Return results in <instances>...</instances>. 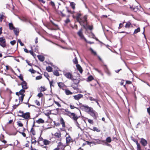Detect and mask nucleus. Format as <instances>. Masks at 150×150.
<instances>
[{
	"instance_id": "nucleus-1",
	"label": "nucleus",
	"mask_w": 150,
	"mask_h": 150,
	"mask_svg": "<svg viewBox=\"0 0 150 150\" xmlns=\"http://www.w3.org/2000/svg\"><path fill=\"white\" fill-rule=\"evenodd\" d=\"M80 108L93 117L94 119L97 120L98 117V113L92 108L89 107L87 105H81L80 106Z\"/></svg>"
},
{
	"instance_id": "nucleus-2",
	"label": "nucleus",
	"mask_w": 150,
	"mask_h": 150,
	"mask_svg": "<svg viewBox=\"0 0 150 150\" xmlns=\"http://www.w3.org/2000/svg\"><path fill=\"white\" fill-rule=\"evenodd\" d=\"M21 84L23 89L20 90L19 92H16V95L19 97L20 102H22L25 96V94H24L25 91V90L27 89L28 87L27 82L24 81H22Z\"/></svg>"
},
{
	"instance_id": "nucleus-3",
	"label": "nucleus",
	"mask_w": 150,
	"mask_h": 150,
	"mask_svg": "<svg viewBox=\"0 0 150 150\" xmlns=\"http://www.w3.org/2000/svg\"><path fill=\"white\" fill-rule=\"evenodd\" d=\"M87 17L88 16L86 15H85L83 17L80 18L79 21H77L80 24L81 26H82L83 28L86 29H87V27L85 26V25H87Z\"/></svg>"
},
{
	"instance_id": "nucleus-4",
	"label": "nucleus",
	"mask_w": 150,
	"mask_h": 150,
	"mask_svg": "<svg viewBox=\"0 0 150 150\" xmlns=\"http://www.w3.org/2000/svg\"><path fill=\"white\" fill-rule=\"evenodd\" d=\"M65 76L67 78L71 80L72 81H76V82H75V83L76 84H78L79 82V81L76 79H74L73 77V76L72 74L69 72H66L64 74Z\"/></svg>"
},
{
	"instance_id": "nucleus-5",
	"label": "nucleus",
	"mask_w": 150,
	"mask_h": 150,
	"mask_svg": "<svg viewBox=\"0 0 150 150\" xmlns=\"http://www.w3.org/2000/svg\"><path fill=\"white\" fill-rule=\"evenodd\" d=\"M19 113L21 114V115H18V116L19 117H21L24 118L25 119H23V121H25L26 122V123H28V120L29 119L30 117V113L29 112H26L24 113L23 111H20Z\"/></svg>"
},
{
	"instance_id": "nucleus-6",
	"label": "nucleus",
	"mask_w": 150,
	"mask_h": 150,
	"mask_svg": "<svg viewBox=\"0 0 150 150\" xmlns=\"http://www.w3.org/2000/svg\"><path fill=\"white\" fill-rule=\"evenodd\" d=\"M0 46L3 48L6 46V40L4 37H0Z\"/></svg>"
},
{
	"instance_id": "nucleus-7",
	"label": "nucleus",
	"mask_w": 150,
	"mask_h": 150,
	"mask_svg": "<svg viewBox=\"0 0 150 150\" xmlns=\"http://www.w3.org/2000/svg\"><path fill=\"white\" fill-rule=\"evenodd\" d=\"M83 30L82 28L80 29L77 32V34L81 40H84L85 41H86V39L85 38L83 33Z\"/></svg>"
},
{
	"instance_id": "nucleus-8",
	"label": "nucleus",
	"mask_w": 150,
	"mask_h": 150,
	"mask_svg": "<svg viewBox=\"0 0 150 150\" xmlns=\"http://www.w3.org/2000/svg\"><path fill=\"white\" fill-rule=\"evenodd\" d=\"M69 116L74 121H76L80 116H78L77 115L73 112H71Z\"/></svg>"
},
{
	"instance_id": "nucleus-9",
	"label": "nucleus",
	"mask_w": 150,
	"mask_h": 150,
	"mask_svg": "<svg viewBox=\"0 0 150 150\" xmlns=\"http://www.w3.org/2000/svg\"><path fill=\"white\" fill-rule=\"evenodd\" d=\"M51 142L48 141L47 139H44L43 142L40 143V142H38V144L40 146H42L44 145H47L51 144Z\"/></svg>"
},
{
	"instance_id": "nucleus-10",
	"label": "nucleus",
	"mask_w": 150,
	"mask_h": 150,
	"mask_svg": "<svg viewBox=\"0 0 150 150\" xmlns=\"http://www.w3.org/2000/svg\"><path fill=\"white\" fill-rule=\"evenodd\" d=\"M38 122V120H36V121L35 120H34L33 122V127L31 129L30 132L32 134L33 136H34L35 134V130L34 129V127H36V126H35V122Z\"/></svg>"
},
{
	"instance_id": "nucleus-11",
	"label": "nucleus",
	"mask_w": 150,
	"mask_h": 150,
	"mask_svg": "<svg viewBox=\"0 0 150 150\" xmlns=\"http://www.w3.org/2000/svg\"><path fill=\"white\" fill-rule=\"evenodd\" d=\"M59 110L61 111L62 112H64V111H65L66 113H64V115H66L69 116V115L71 113V112L68 109H64V108H61L59 109Z\"/></svg>"
},
{
	"instance_id": "nucleus-12",
	"label": "nucleus",
	"mask_w": 150,
	"mask_h": 150,
	"mask_svg": "<svg viewBox=\"0 0 150 150\" xmlns=\"http://www.w3.org/2000/svg\"><path fill=\"white\" fill-rule=\"evenodd\" d=\"M103 66L105 72L109 76L111 74V73L108 69V68L107 66L106 65L104 64Z\"/></svg>"
},
{
	"instance_id": "nucleus-13",
	"label": "nucleus",
	"mask_w": 150,
	"mask_h": 150,
	"mask_svg": "<svg viewBox=\"0 0 150 150\" xmlns=\"http://www.w3.org/2000/svg\"><path fill=\"white\" fill-rule=\"evenodd\" d=\"M82 15L81 13V11H79L78 12H76V16H75V18H76V21H79V20L80 18V17Z\"/></svg>"
},
{
	"instance_id": "nucleus-14",
	"label": "nucleus",
	"mask_w": 150,
	"mask_h": 150,
	"mask_svg": "<svg viewBox=\"0 0 150 150\" xmlns=\"http://www.w3.org/2000/svg\"><path fill=\"white\" fill-rule=\"evenodd\" d=\"M73 97L75 100H79L81 98L83 97V96L82 94H79L73 96Z\"/></svg>"
},
{
	"instance_id": "nucleus-15",
	"label": "nucleus",
	"mask_w": 150,
	"mask_h": 150,
	"mask_svg": "<svg viewBox=\"0 0 150 150\" xmlns=\"http://www.w3.org/2000/svg\"><path fill=\"white\" fill-rule=\"evenodd\" d=\"M140 143L144 146H145L147 144V141L143 138H142L141 139Z\"/></svg>"
},
{
	"instance_id": "nucleus-16",
	"label": "nucleus",
	"mask_w": 150,
	"mask_h": 150,
	"mask_svg": "<svg viewBox=\"0 0 150 150\" xmlns=\"http://www.w3.org/2000/svg\"><path fill=\"white\" fill-rule=\"evenodd\" d=\"M57 84L59 87L63 90H64V88L65 86L64 83L62 82H59L57 83Z\"/></svg>"
},
{
	"instance_id": "nucleus-17",
	"label": "nucleus",
	"mask_w": 150,
	"mask_h": 150,
	"mask_svg": "<svg viewBox=\"0 0 150 150\" xmlns=\"http://www.w3.org/2000/svg\"><path fill=\"white\" fill-rule=\"evenodd\" d=\"M49 1V4L50 6H52V8H55V6L54 1H52L51 0H47Z\"/></svg>"
},
{
	"instance_id": "nucleus-18",
	"label": "nucleus",
	"mask_w": 150,
	"mask_h": 150,
	"mask_svg": "<svg viewBox=\"0 0 150 150\" xmlns=\"http://www.w3.org/2000/svg\"><path fill=\"white\" fill-rule=\"evenodd\" d=\"M76 66L77 69L79 71L80 74H82L83 72V69L81 66L79 64H78L76 65Z\"/></svg>"
},
{
	"instance_id": "nucleus-19",
	"label": "nucleus",
	"mask_w": 150,
	"mask_h": 150,
	"mask_svg": "<svg viewBox=\"0 0 150 150\" xmlns=\"http://www.w3.org/2000/svg\"><path fill=\"white\" fill-rule=\"evenodd\" d=\"M60 124L62 125L63 128H65L66 127L65 125V122L64 119L62 117L60 118Z\"/></svg>"
},
{
	"instance_id": "nucleus-20",
	"label": "nucleus",
	"mask_w": 150,
	"mask_h": 150,
	"mask_svg": "<svg viewBox=\"0 0 150 150\" xmlns=\"http://www.w3.org/2000/svg\"><path fill=\"white\" fill-rule=\"evenodd\" d=\"M66 143L68 144L73 142V139L71 138L70 136H69L66 138Z\"/></svg>"
},
{
	"instance_id": "nucleus-21",
	"label": "nucleus",
	"mask_w": 150,
	"mask_h": 150,
	"mask_svg": "<svg viewBox=\"0 0 150 150\" xmlns=\"http://www.w3.org/2000/svg\"><path fill=\"white\" fill-rule=\"evenodd\" d=\"M0 141L5 144L7 142V141L4 140V136L2 134H1L0 137Z\"/></svg>"
},
{
	"instance_id": "nucleus-22",
	"label": "nucleus",
	"mask_w": 150,
	"mask_h": 150,
	"mask_svg": "<svg viewBox=\"0 0 150 150\" xmlns=\"http://www.w3.org/2000/svg\"><path fill=\"white\" fill-rule=\"evenodd\" d=\"M4 13H0V22H2L4 18H6V16L4 15Z\"/></svg>"
},
{
	"instance_id": "nucleus-23",
	"label": "nucleus",
	"mask_w": 150,
	"mask_h": 150,
	"mask_svg": "<svg viewBox=\"0 0 150 150\" xmlns=\"http://www.w3.org/2000/svg\"><path fill=\"white\" fill-rule=\"evenodd\" d=\"M47 88H46L45 86H41L39 88V91L40 92H43L44 91H46Z\"/></svg>"
},
{
	"instance_id": "nucleus-24",
	"label": "nucleus",
	"mask_w": 150,
	"mask_h": 150,
	"mask_svg": "<svg viewBox=\"0 0 150 150\" xmlns=\"http://www.w3.org/2000/svg\"><path fill=\"white\" fill-rule=\"evenodd\" d=\"M54 136L56 138H60L61 137V134L60 132H56L54 134Z\"/></svg>"
},
{
	"instance_id": "nucleus-25",
	"label": "nucleus",
	"mask_w": 150,
	"mask_h": 150,
	"mask_svg": "<svg viewBox=\"0 0 150 150\" xmlns=\"http://www.w3.org/2000/svg\"><path fill=\"white\" fill-rule=\"evenodd\" d=\"M34 136H32L31 137V143L32 144H35L37 142V141L36 138Z\"/></svg>"
},
{
	"instance_id": "nucleus-26",
	"label": "nucleus",
	"mask_w": 150,
	"mask_h": 150,
	"mask_svg": "<svg viewBox=\"0 0 150 150\" xmlns=\"http://www.w3.org/2000/svg\"><path fill=\"white\" fill-rule=\"evenodd\" d=\"M38 59L40 61L43 62L45 60V57L43 55H38Z\"/></svg>"
},
{
	"instance_id": "nucleus-27",
	"label": "nucleus",
	"mask_w": 150,
	"mask_h": 150,
	"mask_svg": "<svg viewBox=\"0 0 150 150\" xmlns=\"http://www.w3.org/2000/svg\"><path fill=\"white\" fill-rule=\"evenodd\" d=\"M64 92L65 94L67 95H72L73 93V92H71L70 91L67 89H65Z\"/></svg>"
},
{
	"instance_id": "nucleus-28",
	"label": "nucleus",
	"mask_w": 150,
	"mask_h": 150,
	"mask_svg": "<svg viewBox=\"0 0 150 150\" xmlns=\"http://www.w3.org/2000/svg\"><path fill=\"white\" fill-rule=\"evenodd\" d=\"M13 31L14 32L15 34L17 36L18 35L19 33V29L15 28L14 29H13Z\"/></svg>"
},
{
	"instance_id": "nucleus-29",
	"label": "nucleus",
	"mask_w": 150,
	"mask_h": 150,
	"mask_svg": "<svg viewBox=\"0 0 150 150\" xmlns=\"http://www.w3.org/2000/svg\"><path fill=\"white\" fill-rule=\"evenodd\" d=\"M94 79V78L92 75H90L89 76L88 78L86 79V81L87 82H90Z\"/></svg>"
},
{
	"instance_id": "nucleus-30",
	"label": "nucleus",
	"mask_w": 150,
	"mask_h": 150,
	"mask_svg": "<svg viewBox=\"0 0 150 150\" xmlns=\"http://www.w3.org/2000/svg\"><path fill=\"white\" fill-rule=\"evenodd\" d=\"M134 141L136 142L137 146V150H142L141 146L140 144L138 142V141L137 140Z\"/></svg>"
},
{
	"instance_id": "nucleus-31",
	"label": "nucleus",
	"mask_w": 150,
	"mask_h": 150,
	"mask_svg": "<svg viewBox=\"0 0 150 150\" xmlns=\"http://www.w3.org/2000/svg\"><path fill=\"white\" fill-rule=\"evenodd\" d=\"M8 26L9 27V29L10 30H13L15 28L12 23H8Z\"/></svg>"
},
{
	"instance_id": "nucleus-32",
	"label": "nucleus",
	"mask_w": 150,
	"mask_h": 150,
	"mask_svg": "<svg viewBox=\"0 0 150 150\" xmlns=\"http://www.w3.org/2000/svg\"><path fill=\"white\" fill-rule=\"evenodd\" d=\"M131 25L132 24L130 22H127L125 26V27L126 28H129Z\"/></svg>"
},
{
	"instance_id": "nucleus-33",
	"label": "nucleus",
	"mask_w": 150,
	"mask_h": 150,
	"mask_svg": "<svg viewBox=\"0 0 150 150\" xmlns=\"http://www.w3.org/2000/svg\"><path fill=\"white\" fill-rule=\"evenodd\" d=\"M52 68L50 66L46 67V70L48 72H51L52 71Z\"/></svg>"
},
{
	"instance_id": "nucleus-34",
	"label": "nucleus",
	"mask_w": 150,
	"mask_h": 150,
	"mask_svg": "<svg viewBox=\"0 0 150 150\" xmlns=\"http://www.w3.org/2000/svg\"><path fill=\"white\" fill-rule=\"evenodd\" d=\"M14 144L15 146H16L18 147H19L20 146V143L17 140L15 141Z\"/></svg>"
},
{
	"instance_id": "nucleus-35",
	"label": "nucleus",
	"mask_w": 150,
	"mask_h": 150,
	"mask_svg": "<svg viewBox=\"0 0 150 150\" xmlns=\"http://www.w3.org/2000/svg\"><path fill=\"white\" fill-rule=\"evenodd\" d=\"M91 129L94 131H96L97 132H100V129L95 127H93V129Z\"/></svg>"
},
{
	"instance_id": "nucleus-36",
	"label": "nucleus",
	"mask_w": 150,
	"mask_h": 150,
	"mask_svg": "<svg viewBox=\"0 0 150 150\" xmlns=\"http://www.w3.org/2000/svg\"><path fill=\"white\" fill-rule=\"evenodd\" d=\"M73 62L76 65L78 64L77 58L76 56L74 59L73 60Z\"/></svg>"
},
{
	"instance_id": "nucleus-37",
	"label": "nucleus",
	"mask_w": 150,
	"mask_h": 150,
	"mask_svg": "<svg viewBox=\"0 0 150 150\" xmlns=\"http://www.w3.org/2000/svg\"><path fill=\"white\" fill-rule=\"evenodd\" d=\"M93 140L94 141L93 142L97 144H100L101 143V142H103V141H101L99 139H94Z\"/></svg>"
},
{
	"instance_id": "nucleus-38",
	"label": "nucleus",
	"mask_w": 150,
	"mask_h": 150,
	"mask_svg": "<svg viewBox=\"0 0 150 150\" xmlns=\"http://www.w3.org/2000/svg\"><path fill=\"white\" fill-rule=\"evenodd\" d=\"M140 31V29L139 27L137 29L135 30L133 34H136Z\"/></svg>"
},
{
	"instance_id": "nucleus-39",
	"label": "nucleus",
	"mask_w": 150,
	"mask_h": 150,
	"mask_svg": "<svg viewBox=\"0 0 150 150\" xmlns=\"http://www.w3.org/2000/svg\"><path fill=\"white\" fill-rule=\"evenodd\" d=\"M106 141L108 143H110L112 141V139L111 137H107L106 139Z\"/></svg>"
},
{
	"instance_id": "nucleus-40",
	"label": "nucleus",
	"mask_w": 150,
	"mask_h": 150,
	"mask_svg": "<svg viewBox=\"0 0 150 150\" xmlns=\"http://www.w3.org/2000/svg\"><path fill=\"white\" fill-rule=\"evenodd\" d=\"M17 124L18 125V126L20 127H22L23 126V125L22 123V122L20 121H17Z\"/></svg>"
},
{
	"instance_id": "nucleus-41",
	"label": "nucleus",
	"mask_w": 150,
	"mask_h": 150,
	"mask_svg": "<svg viewBox=\"0 0 150 150\" xmlns=\"http://www.w3.org/2000/svg\"><path fill=\"white\" fill-rule=\"evenodd\" d=\"M44 75L45 77L47 78L49 81H50V79H49V78L50 76L48 74V73L46 72H44Z\"/></svg>"
},
{
	"instance_id": "nucleus-42",
	"label": "nucleus",
	"mask_w": 150,
	"mask_h": 150,
	"mask_svg": "<svg viewBox=\"0 0 150 150\" xmlns=\"http://www.w3.org/2000/svg\"><path fill=\"white\" fill-rule=\"evenodd\" d=\"M69 106L71 109H73L74 108H76V109H78L79 111V109L78 108L74 106V105H72L71 104H70Z\"/></svg>"
},
{
	"instance_id": "nucleus-43",
	"label": "nucleus",
	"mask_w": 150,
	"mask_h": 150,
	"mask_svg": "<svg viewBox=\"0 0 150 150\" xmlns=\"http://www.w3.org/2000/svg\"><path fill=\"white\" fill-rule=\"evenodd\" d=\"M70 6H71V8L73 9H74L75 8V4L73 2H71L70 3Z\"/></svg>"
},
{
	"instance_id": "nucleus-44",
	"label": "nucleus",
	"mask_w": 150,
	"mask_h": 150,
	"mask_svg": "<svg viewBox=\"0 0 150 150\" xmlns=\"http://www.w3.org/2000/svg\"><path fill=\"white\" fill-rule=\"evenodd\" d=\"M45 122L44 120L42 118H39L38 119V123H43Z\"/></svg>"
},
{
	"instance_id": "nucleus-45",
	"label": "nucleus",
	"mask_w": 150,
	"mask_h": 150,
	"mask_svg": "<svg viewBox=\"0 0 150 150\" xmlns=\"http://www.w3.org/2000/svg\"><path fill=\"white\" fill-rule=\"evenodd\" d=\"M47 27L49 29L52 30L54 29L51 26L50 23H48L47 25Z\"/></svg>"
},
{
	"instance_id": "nucleus-46",
	"label": "nucleus",
	"mask_w": 150,
	"mask_h": 150,
	"mask_svg": "<svg viewBox=\"0 0 150 150\" xmlns=\"http://www.w3.org/2000/svg\"><path fill=\"white\" fill-rule=\"evenodd\" d=\"M54 74L57 76H58L59 75V73L58 71L57 70L54 71Z\"/></svg>"
},
{
	"instance_id": "nucleus-47",
	"label": "nucleus",
	"mask_w": 150,
	"mask_h": 150,
	"mask_svg": "<svg viewBox=\"0 0 150 150\" xmlns=\"http://www.w3.org/2000/svg\"><path fill=\"white\" fill-rule=\"evenodd\" d=\"M86 119L87 120L88 122L89 123L91 124L92 125H93V124L94 122L93 120L88 119V118H87Z\"/></svg>"
},
{
	"instance_id": "nucleus-48",
	"label": "nucleus",
	"mask_w": 150,
	"mask_h": 150,
	"mask_svg": "<svg viewBox=\"0 0 150 150\" xmlns=\"http://www.w3.org/2000/svg\"><path fill=\"white\" fill-rule=\"evenodd\" d=\"M44 140V139L43 138L41 137V135H40L38 139V142H40L42 141V142H43Z\"/></svg>"
},
{
	"instance_id": "nucleus-49",
	"label": "nucleus",
	"mask_w": 150,
	"mask_h": 150,
	"mask_svg": "<svg viewBox=\"0 0 150 150\" xmlns=\"http://www.w3.org/2000/svg\"><path fill=\"white\" fill-rule=\"evenodd\" d=\"M90 50L91 52L94 55H96V52L94 51L93 50V49L92 48H90Z\"/></svg>"
},
{
	"instance_id": "nucleus-50",
	"label": "nucleus",
	"mask_w": 150,
	"mask_h": 150,
	"mask_svg": "<svg viewBox=\"0 0 150 150\" xmlns=\"http://www.w3.org/2000/svg\"><path fill=\"white\" fill-rule=\"evenodd\" d=\"M18 77L21 81H24L23 79V76L22 74H20V76H18Z\"/></svg>"
},
{
	"instance_id": "nucleus-51",
	"label": "nucleus",
	"mask_w": 150,
	"mask_h": 150,
	"mask_svg": "<svg viewBox=\"0 0 150 150\" xmlns=\"http://www.w3.org/2000/svg\"><path fill=\"white\" fill-rule=\"evenodd\" d=\"M87 28L90 30H92L93 29V25H88V26Z\"/></svg>"
},
{
	"instance_id": "nucleus-52",
	"label": "nucleus",
	"mask_w": 150,
	"mask_h": 150,
	"mask_svg": "<svg viewBox=\"0 0 150 150\" xmlns=\"http://www.w3.org/2000/svg\"><path fill=\"white\" fill-rule=\"evenodd\" d=\"M54 103L57 105L59 107H61V105L58 102L55 101H54Z\"/></svg>"
},
{
	"instance_id": "nucleus-53",
	"label": "nucleus",
	"mask_w": 150,
	"mask_h": 150,
	"mask_svg": "<svg viewBox=\"0 0 150 150\" xmlns=\"http://www.w3.org/2000/svg\"><path fill=\"white\" fill-rule=\"evenodd\" d=\"M10 43L12 45H14L16 43V41L15 40L11 41Z\"/></svg>"
},
{
	"instance_id": "nucleus-54",
	"label": "nucleus",
	"mask_w": 150,
	"mask_h": 150,
	"mask_svg": "<svg viewBox=\"0 0 150 150\" xmlns=\"http://www.w3.org/2000/svg\"><path fill=\"white\" fill-rule=\"evenodd\" d=\"M29 71L32 73H35L36 72V71L34 70L33 69H30L29 70Z\"/></svg>"
},
{
	"instance_id": "nucleus-55",
	"label": "nucleus",
	"mask_w": 150,
	"mask_h": 150,
	"mask_svg": "<svg viewBox=\"0 0 150 150\" xmlns=\"http://www.w3.org/2000/svg\"><path fill=\"white\" fill-rule=\"evenodd\" d=\"M70 22V21L69 18H67V19L64 21L65 23L67 24Z\"/></svg>"
},
{
	"instance_id": "nucleus-56",
	"label": "nucleus",
	"mask_w": 150,
	"mask_h": 150,
	"mask_svg": "<svg viewBox=\"0 0 150 150\" xmlns=\"http://www.w3.org/2000/svg\"><path fill=\"white\" fill-rule=\"evenodd\" d=\"M64 11V10L62 12L61 11L62 16L63 17H65L66 16V14L63 12Z\"/></svg>"
},
{
	"instance_id": "nucleus-57",
	"label": "nucleus",
	"mask_w": 150,
	"mask_h": 150,
	"mask_svg": "<svg viewBox=\"0 0 150 150\" xmlns=\"http://www.w3.org/2000/svg\"><path fill=\"white\" fill-rule=\"evenodd\" d=\"M49 81V82H50V86L51 87L52 86L54 87V85L53 84L54 82H53V81L52 80L51 81L50 80Z\"/></svg>"
},
{
	"instance_id": "nucleus-58",
	"label": "nucleus",
	"mask_w": 150,
	"mask_h": 150,
	"mask_svg": "<svg viewBox=\"0 0 150 150\" xmlns=\"http://www.w3.org/2000/svg\"><path fill=\"white\" fill-rule=\"evenodd\" d=\"M89 100H90L91 101H95L96 100V99H94V98H93L92 97H89Z\"/></svg>"
},
{
	"instance_id": "nucleus-59",
	"label": "nucleus",
	"mask_w": 150,
	"mask_h": 150,
	"mask_svg": "<svg viewBox=\"0 0 150 150\" xmlns=\"http://www.w3.org/2000/svg\"><path fill=\"white\" fill-rule=\"evenodd\" d=\"M43 96V94L42 92H40L38 93V97L40 98L42 97Z\"/></svg>"
},
{
	"instance_id": "nucleus-60",
	"label": "nucleus",
	"mask_w": 150,
	"mask_h": 150,
	"mask_svg": "<svg viewBox=\"0 0 150 150\" xmlns=\"http://www.w3.org/2000/svg\"><path fill=\"white\" fill-rule=\"evenodd\" d=\"M18 42H19L21 46H23L24 44L21 42L20 39H19L18 40Z\"/></svg>"
},
{
	"instance_id": "nucleus-61",
	"label": "nucleus",
	"mask_w": 150,
	"mask_h": 150,
	"mask_svg": "<svg viewBox=\"0 0 150 150\" xmlns=\"http://www.w3.org/2000/svg\"><path fill=\"white\" fill-rule=\"evenodd\" d=\"M123 23H120L119 24V26L118 28L119 29H121L123 27Z\"/></svg>"
},
{
	"instance_id": "nucleus-62",
	"label": "nucleus",
	"mask_w": 150,
	"mask_h": 150,
	"mask_svg": "<svg viewBox=\"0 0 150 150\" xmlns=\"http://www.w3.org/2000/svg\"><path fill=\"white\" fill-rule=\"evenodd\" d=\"M65 12H68L69 13L73 14L74 13V11L73 12H72L71 10H69L67 8V10Z\"/></svg>"
},
{
	"instance_id": "nucleus-63",
	"label": "nucleus",
	"mask_w": 150,
	"mask_h": 150,
	"mask_svg": "<svg viewBox=\"0 0 150 150\" xmlns=\"http://www.w3.org/2000/svg\"><path fill=\"white\" fill-rule=\"evenodd\" d=\"M132 82L129 81H126V83L128 84H132Z\"/></svg>"
},
{
	"instance_id": "nucleus-64",
	"label": "nucleus",
	"mask_w": 150,
	"mask_h": 150,
	"mask_svg": "<svg viewBox=\"0 0 150 150\" xmlns=\"http://www.w3.org/2000/svg\"><path fill=\"white\" fill-rule=\"evenodd\" d=\"M147 112L150 115V107L147 108Z\"/></svg>"
}]
</instances>
